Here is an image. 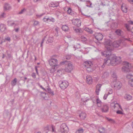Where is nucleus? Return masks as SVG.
I'll use <instances>...</instances> for the list:
<instances>
[{
  "label": "nucleus",
  "mask_w": 133,
  "mask_h": 133,
  "mask_svg": "<svg viewBox=\"0 0 133 133\" xmlns=\"http://www.w3.org/2000/svg\"><path fill=\"white\" fill-rule=\"evenodd\" d=\"M4 10L6 11L7 10H9L11 9V6L8 3H5L4 6Z\"/></svg>",
  "instance_id": "nucleus-15"
},
{
  "label": "nucleus",
  "mask_w": 133,
  "mask_h": 133,
  "mask_svg": "<svg viewBox=\"0 0 133 133\" xmlns=\"http://www.w3.org/2000/svg\"><path fill=\"white\" fill-rule=\"evenodd\" d=\"M50 130L51 129H52V131H51L52 132H55V128L54 126L53 125H52L51 126H50Z\"/></svg>",
  "instance_id": "nucleus-41"
},
{
  "label": "nucleus",
  "mask_w": 133,
  "mask_h": 133,
  "mask_svg": "<svg viewBox=\"0 0 133 133\" xmlns=\"http://www.w3.org/2000/svg\"><path fill=\"white\" fill-rule=\"evenodd\" d=\"M95 98L96 100H93V102L94 103H96L98 107H101L102 105V102L98 98V97L97 96H96Z\"/></svg>",
  "instance_id": "nucleus-13"
},
{
  "label": "nucleus",
  "mask_w": 133,
  "mask_h": 133,
  "mask_svg": "<svg viewBox=\"0 0 133 133\" xmlns=\"http://www.w3.org/2000/svg\"><path fill=\"white\" fill-rule=\"evenodd\" d=\"M108 96V94H105L104 95L103 98L104 99H105L107 98Z\"/></svg>",
  "instance_id": "nucleus-49"
},
{
  "label": "nucleus",
  "mask_w": 133,
  "mask_h": 133,
  "mask_svg": "<svg viewBox=\"0 0 133 133\" xmlns=\"http://www.w3.org/2000/svg\"><path fill=\"white\" fill-rule=\"evenodd\" d=\"M60 88L62 89H65L69 85V83L66 81H60L58 82Z\"/></svg>",
  "instance_id": "nucleus-7"
},
{
  "label": "nucleus",
  "mask_w": 133,
  "mask_h": 133,
  "mask_svg": "<svg viewBox=\"0 0 133 133\" xmlns=\"http://www.w3.org/2000/svg\"><path fill=\"white\" fill-rule=\"evenodd\" d=\"M58 5V3H54L51 2L49 4V6L52 7H55L57 6Z\"/></svg>",
  "instance_id": "nucleus-19"
},
{
  "label": "nucleus",
  "mask_w": 133,
  "mask_h": 133,
  "mask_svg": "<svg viewBox=\"0 0 133 133\" xmlns=\"http://www.w3.org/2000/svg\"><path fill=\"white\" fill-rule=\"evenodd\" d=\"M128 24H125V26L128 30L129 31L131 30V31L133 32V22L130 20L128 21Z\"/></svg>",
  "instance_id": "nucleus-8"
},
{
  "label": "nucleus",
  "mask_w": 133,
  "mask_h": 133,
  "mask_svg": "<svg viewBox=\"0 0 133 133\" xmlns=\"http://www.w3.org/2000/svg\"><path fill=\"white\" fill-rule=\"evenodd\" d=\"M115 32L118 36H121L123 32L120 29H117L115 31Z\"/></svg>",
  "instance_id": "nucleus-23"
},
{
  "label": "nucleus",
  "mask_w": 133,
  "mask_h": 133,
  "mask_svg": "<svg viewBox=\"0 0 133 133\" xmlns=\"http://www.w3.org/2000/svg\"><path fill=\"white\" fill-rule=\"evenodd\" d=\"M107 119L109 121L111 122V121H113V120L111 119H110L106 117Z\"/></svg>",
  "instance_id": "nucleus-59"
},
{
  "label": "nucleus",
  "mask_w": 133,
  "mask_h": 133,
  "mask_svg": "<svg viewBox=\"0 0 133 133\" xmlns=\"http://www.w3.org/2000/svg\"><path fill=\"white\" fill-rule=\"evenodd\" d=\"M53 41V38L52 37H49L48 39L46 42V43H52Z\"/></svg>",
  "instance_id": "nucleus-34"
},
{
  "label": "nucleus",
  "mask_w": 133,
  "mask_h": 133,
  "mask_svg": "<svg viewBox=\"0 0 133 133\" xmlns=\"http://www.w3.org/2000/svg\"><path fill=\"white\" fill-rule=\"evenodd\" d=\"M81 39H82V41L83 42H85L87 40V39L86 37L84 36H82Z\"/></svg>",
  "instance_id": "nucleus-37"
},
{
  "label": "nucleus",
  "mask_w": 133,
  "mask_h": 133,
  "mask_svg": "<svg viewBox=\"0 0 133 133\" xmlns=\"http://www.w3.org/2000/svg\"><path fill=\"white\" fill-rule=\"evenodd\" d=\"M47 16L43 18V20L44 22H46L48 21V20L49 19V18L48 17H46Z\"/></svg>",
  "instance_id": "nucleus-45"
},
{
  "label": "nucleus",
  "mask_w": 133,
  "mask_h": 133,
  "mask_svg": "<svg viewBox=\"0 0 133 133\" xmlns=\"http://www.w3.org/2000/svg\"><path fill=\"white\" fill-rule=\"evenodd\" d=\"M127 77L130 79H133V75L130 74H129L127 75Z\"/></svg>",
  "instance_id": "nucleus-35"
},
{
  "label": "nucleus",
  "mask_w": 133,
  "mask_h": 133,
  "mask_svg": "<svg viewBox=\"0 0 133 133\" xmlns=\"http://www.w3.org/2000/svg\"><path fill=\"white\" fill-rule=\"evenodd\" d=\"M101 5H103V6H104L105 5V4H104L103 3H102V2L101 3Z\"/></svg>",
  "instance_id": "nucleus-64"
},
{
  "label": "nucleus",
  "mask_w": 133,
  "mask_h": 133,
  "mask_svg": "<svg viewBox=\"0 0 133 133\" xmlns=\"http://www.w3.org/2000/svg\"><path fill=\"white\" fill-rule=\"evenodd\" d=\"M112 90H110L108 92L107 94H108V95L109 94H112Z\"/></svg>",
  "instance_id": "nucleus-56"
},
{
  "label": "nucleus",
  "mask_w": 133,
  "mask_h": 133,
  "mask_svg": "<svg viewBox=\"0 0 133 133\" xmlns=\"http://www.w3.org/2000/svg\"><path fill=\"white\" fill-rule=\"evenodd\" d=\"M73 24L79 27L81 25V22L80 20L79 19H73L72 20Z\"/></svg>",
  "instance_id": "nucleus-12"
},
{
  "label": "nucleus",
  "mask_w": 133,
  "mask_h": 133,
  "mask_svg": "<svg viewBox=\"0 0 133 133\" xmlns=\"http://www.w3.org/2000/svg\"><path fill=\"white\" fill-rule=\"evenodd\" d=\"M83 65L84 66L87 71L88 72H90L91 71V61H85L83 63Z\"/></svg>",
  "instance_id": "nucleus-6"
},
{
  "label": "nucleus",
  "mask_w": 133,
  "mask_h": 133,
  "mask_svg": "<svg viewBox=\"0 0 133 133\" xmlns=\"http://www.w3.org/2000/svg\"><path fill=\"white\" fill-rule=\"evenodd\" d=\"M101 109L102 112H106L108 111L109 107L107 105L104 104L103 105Z\"/></svg>",
  "instance_id": "nucleus-14"
},
{
  "label": "nucleus",
  "mask_w": 133,
  "mask_h": 133,
  "mask_svg": "<svg viewBox=\"0 0 133 133\" xmlns=\"http://www.w3.org/2000/svg\"><path fill=\"white\" fill-rule=\"evenodd\" d=\"M15 31L16 32H17L18 31L19 28H17L15 29Z\"/></svg>",
  "instance_id": "nucleus-61"
},
{
  "label": "nucleus",
  "mask_w": 133,
  "mask_h": 133,
  "mask_svg": "<svg viewBox=\"0 0 133 133\" xmlns=\"http://www.w3.org/2000/svg\"><path fill=\"white\" fill-rule=\"evenodd\" d=\"M121 41L120 40L115 41L112 43L110 40L106 39L104 42V45L107 51L111 52L114 47H118L121 45Z\"/></svg>",
  "instance_id": "nucleus-2"
},
{
  "label": "nucleus",
  "mask_w": 133,
  "mask_h": 133,
  "mask_svg": "<svg viewBox=\"0 0 133 133\" xmlns=\"http://www.w3.org/2000/svg\"><path fill=\"white\" fill-rule=\"evenodd\" d=\"M38 67H39L38 66H35V70L36 71V73H37V74H38V70H37V68Z\"/></svg>",
  "instance_id": "nucleus-53"
},
{
  "label": "nucleus",
  "mask_w": 133,
  "mask_h": 133,
  "mask_svg": "<svg viewBox=\"0 0 133 133\" xmlns=\"http://www.w3.org/2000/svg\"><path fill=\"white\" fill-rule=\"evenodd\" d=\"M86 82L89 84L91 83V77L90 75H87V76Z\"/></svg>",
  "instance_id": "nucleus-18"
},
{
  "label": "nucleus",
  "mask_w": 133,
  "mask_h": 133,
  "mask_svg": "<svg viewBox=\"0 0 133 133\" xmlns=\"http://www.w3.org/2000/svg\"><path fill=\"white\" fill-rule=\"evenodd\" d=\"M84 30L86 31L91 34V28L88 27H86L84 28Z\"/></svg>",
  "instance_id": "nucleus-31"
},
{
  "label": "nucleus",
  "mask_w": 133,
  "mask_h": 133,
  "mask_svg": "<svg viewBox=\"0 0 133 133\" xmlns=\"http://www.w3.org/2000/svg\"><path fill=\"white\" fill-rule=\"evenodd\" d=\"M26 11V9L25 8H24L23 9L21 10V11L19 12V14H22L23 13Z\"/></svg>",
  "instance_id": "nucleus-43"
},
{
  "label": "nucleus",
  "mask_w": 133,
  "mask_h": 133,
  "mask_svg": "<svg viewBox=\"0 0 133 133\" xmlns=\"http://www.w3.org/2000/svg\"><path fill=\"white\" fill-rule=\"evenodd\" d=\"M5 39L9 41H10V37H7L5 38Z\"/></svg>",
  "instance_id": "nucleus-57"
},
{
  "label": "nucleus",
  "mask_w": 133,
  "mask_h": 133,
  "mask_svg": "<svg viewBox=\"0 0 133 133\" xmlns=\"http://www.w3.org/2000/svg\"><path fill=\"white\" fill-rule=\"evenodd\" d=\"M121 8L122 11L124 13H126L127 12V8L125 5H122Z\"/></svg>",
  "instance_id": "nucleus-22"
},
{
  "label": "nucleus",
  "mask_w": 133,
  "mask_h": 133,
  "mask_svg": "<svg viewBox=\"0 0 133 133\" xmlns=\"http://www.w3.org/2000/svg\"><path fill=\"white\" fill-rule=\"evenodd\" d=\"M50 65L52 67L57 66L58 65V61L56 59L51 58L49 61Z\"/></svg>",
  "instance_id": "nucleus-10"
},
{
  "label": "nucleus",
  "mask_w": 133,
  "mask_h": 133,
  "mask_svg": "<svg viewBox=\"0 0 133 133\" xmlns=\"http://www.w3.org/2000/svg\"><path fill=\"white\" fill-rule=\"evenodd\" d=\"M129 84L131 87H133V79H130L129 81Z\"/></svg>",
  "instance_id": "nucleus-38"
},
{
  "label": "nucleus",
  "mask_w": 133,
  "mask_h": 133,
  "mask_svg": "<svg viewBox=\"0 0 133 133\" xmlns=\"http://www.w3.org/2000/svg\"><path fill=\"white\" fill-rule=\"evenodd\" d=\"M69 130L66 124L63 123L61 125L60 129L58 131V133H67Z\"/></svg>",
  "instance_id": "nucleus-4"
},
{
  "label": "nucleus",
  "mask_w": 133,
  "mask_h": 133,
  "mask_svg": "<svg viewBox=\"0 0 133 133\" xmlns=\"http://www.w3.org/2000/svg\"><path fill=\"white\" fill-rule=\"evenodd\" d=\"M68 8V9L67 10V12L68 14H70L71 12H72V10L70 8Z\"/></svg>",
  "instance_id": "nucleus-44"
},
{
  "label": "nucleus",
  "mask_w": 133,
  "mask_h": 133,
  "mask_svg": "<svg viewBox=\"0 0 133 133\" xmlns=\"http://www.w3.org/2000/svg\"><path fill=\"white\" fill-rule=\"evenodd\" d=\"M8 24V25L12 26L15 24L12 21H9L7 22Z\"/></svg>",
  "instance_id": "nucleus-32"
},
{
  "label": "nucleus",
  "mask_w": 133,
  "mask_h": 133,
  "mask_svg": "<svg viewBox=\"0 0 133 133\" xmlns=\"http://www.w3.org/2000/svg\"><path fill=\"white\" fill-rule=\"evenodd\" d=\"M59 29V28L58 27H57L55 29V30L56 33H57V34H58V31Z\"/></svg>",
  "instance_id": "nucleus-55"
},
{
  "label": "nucleus",
  "mask_w": 133,
  "mask_h": 133,
  "mask_svg": "<svg viewBox=\"0 0 133 133\" xmlns=\"http://www.w3.org/2000/svg\"><path fill=\"white\" fill-rule=\"evenodd\" d=\"M69 14L74 17H76L78 16L77 14L73 11H72Z\"/></svg>",
  "instance_id": "nucleus-30"
},
{
  "label": "nucleus",
  "mask_w": 133,
  "mask_h": 133,
  "mask_svg": "<svg viewBox=\"0 0 133 133\" xmlns=\"http://www.w3.org/2000/svg\"><path fill=\"white\" fill-rule=\"evenodd\" d=\"M86 116V114L84 112H82L79 115V116L81 118L83 119L85 118Z\"/></svg>",
  "instance_id": "nucleus-25"
},
{
  "label": "nucleus",
  "mask_w": 133,
  "mask_h": 133,
  "mask_svg": "<svg viewBox=\"0 0 133 133\" xmlns=\"http://www.w3.org/2000/svg\"><path fill=\"white\" fill-rule=\"evenodd\" d=\"M101 54L103 56L107 57L106 59L104 60L103 65L102 66V67L103 68L106 64L108 65H111L114 66L119 63L121 61L120 57H117L115 55L111 54V52L107 51L102 52Z\"/></svg>",
  "instance_id": "nucleus-1"
},
{
  "label": "nucleus",
  "mask_w": 133,
  "mask_h": 133,
  "mask_svg": "<svg viewBox=\"0 0 133 133\" xmlns=\"http://www.w3.org/2000/svg\"><path fill=\"white\" fill-rule=\"evenodd\" d=\"M92 36L93 38L94 41V39H96L97 41H101L103 38V36L101 33H96L95 34L93 35Z\"/></svg>",
  "instance_id": "nucleus-9"
},
{
  "label": "nucleus",
  "mask_w": 133,
  "mask_h": 133,
  "mask_svg": "<svg viewBox=\"0 0 133 133\" xmlns=\"http://www.w3.org/2000/svg\"><path fill=\"white\" fill-rule=\"evenodd\" d=\"M95 97L96 96H95L94 97H93L92 98V100L93 101V100H94V101L96 100V99H95Z\"/></svg>",
  "instance_id": "nucleus-63"
},
{
  "label": "nucleus",
  "mask_w": 133,
  "mask_h": 133,
  "mask_svg": "<svg viewBox=\"0 0 133 133\" xmlns=\"http://www.w3.org/2000/svg\"><path fill=\"white\" fill-rule=\"evenodd\" d=\"M116 113L117 114H123V113L121 111L118 110L116 112Z\"/></svg>",
  "instance_id": "nucleus-47"
},
{
  "label": "nucleus",
  "mask_w": 133,
  "mask_h": 133,
  "mask_svg": "<svg viewBox=\"0 0 133 133\" xmlns=\"http://www.w3.org/2000/svg\"><path fill=\"white\" fill-rule=\"evenodd\" d=\"M114 87L117 89H119L122 87V83L119 81H114L113 83Z\"/></svg>",
  "instance_id": "nucleus-11"
},
{
  "label": "nucleus",
  "mask_w": 133,
  "mask_h": 133,
  "mask_svg": "<svg viewBox=\"0 0 133 133\" xmlns=\"http://www.w3.org/2000/svg\"><path fill=\"white\" fill-rule=\"evenodd\" d=\"M5 14L4 13H3L1 15L0 17L3 18L5 17Z\"/></svg>",
  "instance_id": "nucleus-51"
},
{
  "label": "nucleus",
  "mask_w": 133,
  "mask_h": 133,
  "mask_svg": "<svg viewBox=\"0 0 133 133\" xmlns=\"http://www.w3.org/2000/svg\"><path fill=\"white\" fill-rule=\"evenodd\" d=\"M46 91L50 94L51 95H54L53 91H51L50 88H47L46 89Z\"/></svg>",
  "instance_id": "nucleus-26"
},
{
  "label": "nucleus",
  "mask_w": 133,
  "mask_h": 133,
  "mask_svg": "<svg viewBox=\"0 0 133 133\" xmlns=\"http://www.w3.org/2000/svg\"><path fill=\"white\" fill-rule=\"evenodd\" d=\"M75 31L77 32H80V30L78 29H75Z\"/></svg>",
  "instance_id": "nucleus-60"
},
{
  "label": "nucleus",
  "mask_w": 133,
  "mask_h": 133,
  "mask_svg": "<svg viewBox=\"0 0 133 133\" xmlns=\"http://www.w3.org/2000/svg\"><path fill=\"white\" fill-rule=\"evenodd\" d=\"M87 6L88 7H91V3L89 1H88L87 2Z\"/></svg>",
  "instance_id": "nucleus-40"
},
{
  "label": "nucleus",
  "mask_w": 133,
  "mask_h": 133,
  "mask_svg": "<svg viewBox=\"0 0 133 133\" xmlns=\"http://www.w3.org/2000/svg\"><path fill=\"white\" fill-rule=\"evenodd\" d=\"M9 58H12V56L11 54H9L8 53L7 54Z\"/></svg>",
  "instance_id": "nucleus-48"
},
{
  "label": "nucleus",
  "mask_w": 133,
  "mask_h": 133,
  "mask_svg": "<svg viewBox=\"0 0 133 133\" xmlns=\"http://www.w3.org/2000/svg\"><path fill=\"white\" fill-rule=\"evenodd\" d=\"M109 36L110 38H111V39H114L113 37L112 36V35L111 34H109Z\"/></svg>",
  "instance_id": "nucleus-58"
},
{
  "label": "nucleus",
  "mask_w": 133,
  "mask_h": 133,
  "mask_svg": "<svg viewBox=\"0 0 133 133\" xmlns=\"http://www.w3.org/2000/svg\"><path fill=\"white\" fill-rule=\"evenodd\" d=\"M126 40H128V41L130 42H132V41L130 40V38H129L128 39H125Z\"/></svg>",
  "instance_id": "nucleus-62"
},
{
  "label": "nucleus",
  "mask_w": 133,
  "mask_h": 133,
  "mask_svg": "<svg viewBox=\"0 0 133 133\" xmlns=\"http://www.w3.org/2000/svg\"><path fill=\"white\" fill-rule=\"evenodd\" d=\"M112 77L113 78H114V80H116L117 78L116 74L115 72H113L112 74Z\"/></svg>",
  "instance_id": "nucleus-36"
},
{
  "label": "nucleus",
  "mask_w": 133,
  "mask_h": 133,
  "mask_svg": "<svg viewBox=\"0 0 133 133\" xmlns=\"http://www.w3.org/2000/svg\"><path fill=\"white\" fill-rule=\"evenodd\" d=\"M117 24L116 23H112L111 25V28L112 29H114L117 27Z\"/></svg>",
  "instance_id": "nucleus-29"
},
{
  "label": "nucleus",
  "mask_w": 133,
  "mask_h": 133,
  "mask_svg": "<svg viewBox=\"0 0 133 133\" xmlns=\"http://www.w3.org/2000/svg\"><path fill=\"white\" fill-rule=\"evenodd\" d=\"M119 107L120 109L121 110H122V108H121V105L117 103H115V104L114 105V108H115L116 107Z\"/></svg>",
  "instance_id": "nucleus-39"
},
{
  "label": "nucleus",
  "mask_w": 133,
  "mask_h": 133,
  "mask_svg": "<svg viewBox=\"0 0 133 133\" xmlns=\"http://www.w3.org/2000/svg\"><path fill=\"white\" fill-rule=\"evenodd\" d=\"M98 130L100 133H104L105 130L104 128L103 127H100L98 128Z\"/></svg>",
  "instance_id": "nucleus-20"
},
{
  "label": "nucleus",
  "mask_w": 133,
  "mask_h": 133,
  "mask_svg": "<svg viewBox=\"0 0 133 133\" xmlns=\"http://www.w3.org/2000/svg\"><path fill=\"white\" fill-rule=\"evenodd\" d=\"M50 125H47L46 127H44V130L46 132H47L48 133V131L50 132Z\"/></svg>",
  "instance_id": "nucleus-27"
},
{
  "label": "nucleus",
  "mask_w": 133,
  "mask_h": 133,
  "mask_svg": "<svg viewBox=\"0 0 133 133\" xmlns=\"http://www.w3.org/2000/svg\"><path fill=\"white\" fill-rule=\"evenodd\" d=\"M102 86L101 84H97L96 86V94L97 95H99V91L100 90V89Z\"/></svg>",
  "instance_id": "nucleus-17"
},
{
  "label": "nucleus",
  "mask_w": 133,
  "mask_h": 133,
  "mask_svg": "<svg viewBox=\"0 0 133 133\" xmlns=\"http://www.w3.org/2000/svg\"><path fill=\"white\" fill-rule=\"evenodd\" d=\"M31 76L34 78H36V75L35 73H33L31 74Z\"/></svg>",
  "instance_id": "nucleus-50"
},
{
  "label": "nucleus",
  "mask_w": 133,
  "mask_h": 133,
  "mask_svg": "<svg viewBox=\"0 0 133 133\" xmlns=\"http://www.w3.org/2000/svg\"><path fill=\"white\" fill-rule=\"evenodd\" d=\"M123 64L124 65L122 68V71L125 72L130 71L131 68L130 64L126 62H124Z\"/></svg>",
  "instance_id": "nucleus-5"
},
{
  "label": "nucleus",
  "mask_w": 133,
  "mask_h": 133,
  "mask_svg": "<svg viewBox=\"0 0 133 133\" xmlns=\"http://www.w3.org/2000/svg\"><path fill=\"white\" fill-rule=\"evenodd\" d=\"M6 29L5 26L3 24H1L0 25V30L2 32H3Z\"/></svg>",
  "instance_id": "nucleus-21"
},
{
  "label": "nucleus",
  "mask_w": 133,
  "mask_h": 133,
  "mask_svg": "<svg viewBox=\"0 0 133 133\" xmlns=\"http://www.w3.org/2000/svg\"><path fill=\"white\" fill-rule=\"evenodd\" d=\"M60 64L64 65V70L68 72H70L73 70L74 66L72 63L70 62L65 61L61 62Z\"/></svg>",
  "instance_id": "nucleus-3"
},
{
  "label": "nucleus",
  "mask_w": 133,
  "mask_h": 133,
  "mask_svg": "<svg viewBox=\"0 0 133 133\" xmlns=\"http://www.w3.org/2000/svg\"><path fill=\"white\" fill-rule=\"evenodd\" d=\"M49 22L52 21L53 22H54V19L53 18H49V19L48 20V21Z\"/></svg>",
  "instance_id": "nucleus-52"
},
{
  "label": "nucleus",
  "mask_w": 133,
  "mask_h": 133,
  "mask_svg": "<svg viewBox=\"0 0 133 133\" xmlns=\"http://www.w3.org/2000/svg\"><path fill=\"white\" fill-rule=\"evenodd\" d=\"M71 56L70 55H68L66 56V59H69L71 58Z\"/></svg>",
  "instance_id": "nucleus-54"
},
{
  "label": "nucleus",
  "mask_w": 133,
  "mask_h": 133,
  "mask_svg": "<svg viewBox=\"0 0 133 133\" xmlns=\"http://www.w3.org/2000/svg\"><path fill=\"white\" fill-rule=\"evenodd\" d=\"M62 28L63 30L65 31H67L68 30V27L66 25H63Z\"/></svg>",
  "instance_id": "nucleus-28"
},
{
  "label": "nucleus",
  "mask_w": 133,
  "mask_h": 133,
  "mask_svg": "<svg viewBox=\"0 0 133 133\" xmlns=\"http://www.w3.org/2000/svg\"><path fill=\"white\" fill-rule=\"evenodd\" d=\"M39 24V22L36 21H35L34 22V25L35 26Z\"/></svg>",
  "instance_id": "nucleus-46"
},
{
  "label": "nucleus",
  "mask_w": 133,
  "mask_h": 133,
  "mask_svg": "<svg viewBox=\"0 0 133 133\" xmlns=\"http://www.w3.org/2000/svg\"><path fill=\"white\" fill-rule=\"evenodd\" d=\"M126 98L128 100H129L132 98V97L130 95H128L126 96Z\"/></svg>",
  "instance_id": "nucleus-42"
},
{
  "label": "nucleus",
  "mask_w": 133,
  "mask_h": 133,
  "mask_svg": "<svg viewBox=\"0 0 133 133\" xmlns=\"http://www.w3.org/2000/svg\"><path fill=\"white\" fill-rule=\"evenodd\" d=\"M83 129L82 128H80L76 131L75 133H83Z\"/></svg>",
  "instance_id": "nucleus-33"
},
{
  "label": "nucleus",
  "mask_w": 133,
  "mask_h": 133,
  "mask_svg": "<svg viewBox=\"0 0 133 133\" xmlns=\"http://www.w3.org/2000/svg\"><path fill=\"white\" fill-rule=\"evenodd\" d=\"M17 81V79L16 78H14V80L11 81V85L14 86L16 85Z\"/></svg>",
  "instance_id": "nucleus-24"
},
{
  "label": "nucleus",
  "mask_w": 133,
  "mask_h": 133,
  "mask_svg": "<svg viewBox=\"0 0 133 133\" xmlns=\"http://www.w3.org/2000/svg\"><path fill=\"white\" fill-rule=\"evenodd\" d=\"M89 99L86 97H84L82 98L81 99V104L85 105L86 104V102L89 101Z\"/></svg>",
  "instance_id": "nucleus-16"
}]
</instances>
